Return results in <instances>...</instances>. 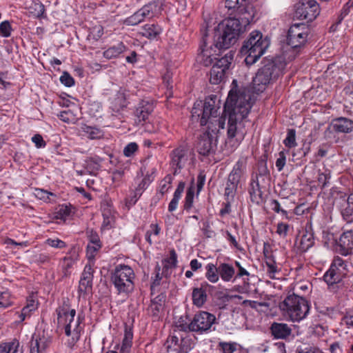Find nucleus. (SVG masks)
I'll use <instances>...</instances> for the list:
<instances>
[{
  "label": "nucleus",
  "instance_id": "obj_10",
  "mask_svg": "<svg viewBox=\"0 0 353 353\" xmlns=\"http://www.w3.org/2000/svg\"><path fill=\"white\" fill-rule=\"evenodd\" d=\"M225 7L236 12L245 25L254 21L255 10L250 0H226Z\"/></svg>",
  "mask_w": 353,
  "mask_h": 353
},
{
  "label": "nucleus",
  "instance_id": "obj_42",
  "mask_svg": "<svg viewBox=\"0 0 353 353\" xmlns=\"http://www.w3.org/2000/svg\"><path fill=\"white\" fill-rule=\"evenodd\" d=\"M194 196V188L193 185H191L188 189L187 190L185 198V203H184V210L186 211L190 210L193 204V200Z\"/></svg>",
  "mask_w": 353,
  "mask_h": 353
},
{
  "label": "nucleus",
  "instance_id": "obj_28",
  "mask_svg": "<svg viewBox=\"0 0 353 353\" xmlns=\"http://www.w3.org/2000/svg\"><path fill=\"white\" fill-rule=\"evenodd\" d=\"M239 182L228 176L223 194L225 200H234Z\"/></svg>",
  "mask_w": 353,
  "mask_h": 353
},
{
  "label": "nucleus",
  "instance_id": "obj_32",
  "mask_svg": "<svg viewBox=\"0 0 353 353\" xmlns=\"http://www.w3.org/2000/svg\"><path fill=\"white\" fill-rule=\"evenodd\" d=\"M314 243V234L312 232L311 228L310 230L305 229V231L302 234L300 241L301 249L305 252L309 250Z\"/></svg>",
  "mask_w": 353,
  "mask_h": 353
},
{
  "label": "nucleus",
  "instance_id": "obj_21",
  "mask_svg": "<svg viewBox=\"0 0 353 353\" xmlns=\"http://www.w3.org/2000/svg\"><path fill=\"white\" fill-rule=\"evenodd\" d=\"M163 3L160 0H156L149 2L143 6L141 10L145 19H152L158 17L161 14L163 10Z\"/></svg>",
  "mask_w": 353,
  "mask_h": 353
},
{
  "label": "nucleus",
  "instance_id": "obj_26",
  "mask_svg": "<svg viewBox=\"0 0 353 353\" xmlns=\"http://www.w3.org/2000/svg\"><path fill=\"white\" fill-rule=\"evenodd\" d=\"M68 254L70 256H65L61 263L63 273L65 276L68 275V270L72 268L74 261L77 259L78 251L76 247L73 246L71 248Z\"/></svg>",
  "mask_w": 353,
  "mask_h": 353
},
{
  "label": "nucleus",
  "instance_id": "obj_58",
  "mask_svg": "<svg viewBox=\"0 0 353 353\" xmlns=\"http://www.w3.org/2000/svg\"><path fill=\"white\" fill-rule=\"evenodd\" d=\"M60 81L67 87H71L74 84V80L67 72H64L60 77Z\"/></svg>",
  "mask_w": 353,
  "mask_h": 353
},
{
  "label": "nucleus",
  "instance_id": "obj_41",
  "mask_svg": "<svg viewBox=\"0 0 353 353\" xmlns=\"http://www.w3.org/2000/svg\"><path fill=\"white\" fill-rule=\"evenodd\" d=\"M145 19L141 9L134 12L132 15L125 20V23L128 26H136Z\"/></svg>",
  "mask_w": 353,
  "mask_h": 353
},
{
  "label": "nucleus",
  "instance_id": "obj_37",
  "mask_svg": "<svg viewBox=\"0 0 353 353\" xmlns=\"http://www.w3.org/2000/svg\"><path fill=\"white\" fill-rule=\"evenodd\" d=\"M339 246L347 250H353V232L352 230L343 233L339 239Z\"/></svg>",
  "mask_w": 353,
  "mask_h": 353
},
{
  "label": "nucleus",
  "instance_id": "obj_39",
  "mask_svg": "<svg viewBox=\"0 0 353 353\" xmlns=\"http://www.w3.org/2000/svg\"><path fill=\"white\" fill-rule=\"evenodd\" d=\"M156 172L155 168H152V172L150 174H146L144 178L142 179L141 182L138 185V187L136 189V194H141V192L146 189L149 184L154 180V176H153Z\"/></svg>",
  "mask_w": 353,
  "mask_h": 353
},
{
  "label": "nucleus",
  "instance_id": "obj_12",
  "mask_svg": "<svg viewBox=\"0 0 353 353\" xmlns=\"http://www.w3.org/2000/svg\"><path fill=\"white\" fill-rule=\"evenodd\" d=\"M308 36V28L303 23L292 25L288 32L287 43L292 48H299L305 45Z\"/></svg>",
  "mask_w": 353,
  "mask_h": 353
},
{
  "label": "nucleus",
  "instance_id": "obj_64",
  "mask_svg": "<svg viewBox=\"0 0 353 353\" xmlns=\"http://www.w3.org/2000/svg\"><path fill=\"white\" fill-rule=\"evenodd\" d=\"M353 214V207L347 201L345 207L341 210V214L344 219L347 220Z\"/></svg>",
  "mask_w": 353,
  "mask_h": 353
},
{
  "label": "nucleus",
  "instance_id": "obj_8",
  "mask_svg": "<svg viewBox=\"0 0 353 353\" xmlns=\"http://www.w3.org/2000/svg\"><path fill=\"white\" fill-rule=\"evenodd\" d=\"M135 274L131 267L124 264L117 265L110 273V280L119 294H128L133 291Z\"/></svg>",
  "mask_w": 353,
  "mask_h": 353
},
{
  "label": "nucleus",
  "instance_id": "obj_36",
  "mask_svg": "<svg viewBox=\"0 0 353 353\" xmlns=\"http://www.w3.org/2000/svg\"><path fill=\"white\" fill-rule=\"evenodd\" d=\"M207 294L205 290L203 288H194L192 291V301L193 303L198 306H202L206 301Z\"/></svg>",
  "mask_w": 353,
  "mask_h": 353
},
{
  "label": "nucleus",
  "instance_id": "obj_14",
  "mask_svg": "<svg viewBox=\"0 0 353 353\" xmlns=\"http://www.w3.org/2000/svg\"><path fill=\"white\" fill-rule=\"evenodd\" d=\"M217 136L211 130H208L201 135L196 145V150L199 154L204 157L215 152L216 148Z\"/></svg>",
  "mask_w": 353,
  "mask_h": 353
},
{
  "label": "nucleus",
  "instance_id": "obj_2",
  "mask_svg": "<svg viewBox=\"0 0 353 353\" xmlns=\"http://www.w3.org/2000/svg\"><path fill=\"white\" fill-rule=\"evenodd\" d=\"M221 50L225 49L216 48L214 43L209 46L207 34H203L196 60L198 63L205 67L212 65L210 71V82L214 85L219 84L225 78L235 54V51L230 50L221 56Z\"/></svg>",
  "mask_w": 353,
  "mask_h": 353
},
{
  "label": "nucleus",
  "instance_id": "obj_19",
  "mask_svg": "<svg viewBox=\"0 0 353 353\" xmlns=\"http://www.w3.org/2000/svg\"><path fill=\"white\" fill-rule=\"evenodd\" d=\"M266 185L260 183L259 180L254 179V175L252 176V179L248 188V192L250 194V201L255 204L261 205L265 201L263 196V192L261 189L265 188Z\"/></svg>",
  "mask_w": 353,
  "mask_h": 353
},
{
  "label": "nucleus",
  "instance_id": "obj_44",
  "mask_svg": "<svg viewBox=\"0 0 353 353\" xmlns=\"http://www.w3.org/2000/svg\"><path fill=\"white\" fill-rule=\"evenodd\" d=\"M332 265L333 267H336L337 268H340V270H342V272H345L346 273L348 272V262L347 261L343 260L341 257L336 256L334 258L332 263Z\"/></svg>",
  "mask_w": 353,
  "mask_h": 353
},
{
  "label": "nucleus",
  "instance_id": "obj_16",
  "mask_svg": "<svg viewBox=\"0 0 353 353\" xmlns=\"http://www.w3.org/2000/svg\"><path fill=\"white\" fill-rule=\"evenodd\" d=\"M154 110L153 102L143 99L136 105L134 115L135 117V122L138 124L143 125L149 121V117Z\"/></svg>",
  "mask_w": 353,
  "mask_h": 353
},
{
  "label": "nucleus",
  "instance_id": "obj_4",
  "mask_svg": "<svg viewBox=\"0 0 353 353\" xmlns=\"http://www.w3.org/2000/svg\"><path fill=\"white\" fill-rule=\"evenodd\" d=\"M246 25L239 19L229 18L219 23L215 29L214 45L216 48H230L234 45L239 35L244 31Z\"/></svg>",
  "mask_w": 353,
  "mask_h": 353
},
{
  "label": "nucleus",
  "instance_id": "obj_51",
  "mask_svg": "<svg viewBox=\"0 0 353 353\" xmlns=\"http://www.w3.org/2000/svg\"><path fill=\"white\" fill-rule=\"evenodd\" d=\"M265 266L266 272L269 277L273 279H276V274H278L281 270V269L278 268L276 263L274 262Z\"/></svg>",
  "mask_w": 353,
  "mask_h": 353
},
{
  "label": "nucleus",
  "instance_id": "obj_29",
  "mask_svg": "<svg viewBox=\"0 0 353 353\" xmlns=\"http://www.w3.org/2000/svg\"><path fill=\"white\" fill-rule=\"evenodd\" d=\"M83 135L85 136L89 139H100L104 136V132L95 126L88 125L83 124L81 127Z\"/></svg>",
  "mask_w": 353,
  "mask_h": 353
},
{
  "label": "nucleus",
  "instance_id": "obj_57",
  "mask_svg": "<svg viewBox=\"0 0 353 353\" xmlns=\"http://www.w3.org/2000/svg\"><path fill=\"white\" fill-rule=\"evenodd\" d=\"M172 178L170 175H167L161 183L160 192L163 195L166 193L171 187Z\"/></svg>",
  "mask_w": 353,
  "mask_h": 353
},
{
  "label": "nucleus",
  "instance_id": "obj_47",
  "mask_svg": "<svg viewBox=\"0 0 353 353\" xmlns=\"http://www.w3.org/2000/svg\"><path fill=\"white\" fill-rule=\"evenodd\" d=\"M101 247L102 244L88 243L86 248V253L88 259H93Z\"/></svg>",
  "mask_w": 353,
  "mask_h": 353
},
{
  "label": "nucleus",
  "instance_id": "obj_27",
  "mask_svg": "<svg viewBox=\"0 0 353 353\" xmlns=\"http://www.w3.org/2000/svg\"><path fill=\"white\" fill-rule=\"evenodd\" d=\"M247 160L244 157H241L233 167V169L228 175V177L240 181L246 168Z\"/></svg>",
  "mask_w": 353,
  "mask_h": 353
},
{
  "label": "nucleus",
  "instance_id": "obj_23",
  "mask_svg": "<svg viewBox=\"0 0 353 353\" xmlns=\"http://www.w3.org/2000/svg\"><path fill=\"white\" fill-rule=\"evenodd\" d=\"M346 272H342L340 268L330 265L329 270L325 273L323 279L328 285L340 283L347 276Z\"/></svg>",
  "mask_w": 353,
  "mask_h": 353
},
{
  "label": "nucleus",
  "instance_id": "obj_50",
  "mask_svg": "<svg viewBox=\"0 0 353 353\" xmlns=\"http://www.w3.org/2000/svg\"><path fill=\"white\" fill-rule=\"evenodd\" d=\"M71 210L67 205H61L55 213L57 219L65 220V219L70 214Z\"/></svg>",
  "mask_w": 353,
  "mask_h": 353
},
{
  "label": "nucleus",
  "instance_id": "obj_34",
  "mask_svg": "<svg viewBox=\"0 0 353 353\" xmlns=\"http://www.w3.org/2000/svg\"><path fill=\"white\" fill-rule=\"evenodd\" d=\"M125 48V45L122 42H120L105 50L103 52V57L108 59L116 58L123 52Z\"/></svg>",
  "mask_w": 353,
  "mask_h": 353
},
{
  "label": "nucleus",
  "instance_id": "obj_30",
  "mask_svg": "<svg viewBox=\"0 0 353 353\" xmlns=\"http://www.w3.org/2000/svg\"><path fill=\"white\" fill-rule=\"evenodd\" d=\"M19 347V341L16 339L8 342H1L0 343V353H23Z\"/></svg>",
  "mask_w": 353,
  "mask_h": 353
},
{
  "label": "nucleus",
  "instance_id": "obj_45",
  "mask_svg": "<svg viewBox=\"0 0 353 353\" xmlns=\"http://www.w3.org/2000/svg\"><path fill=\"white\" fill-rule=\"evenodd\" d=\"M12 305L11 296L8 292H0V308H7Z\"/></svg>",
  "mask_w": 353,
  "mask_h": 353
},
{
  "label": "nucleus",
  "instance_id": "obj_38",
  "mask_svg": "<svg viewBox=\"0 0 353 353\" xmlns=\"http://www.w3.org/2000/svg\"><path fill=\"white\" fill-rule=\"evenodd\" d=\"M174 330L179 331L180 333L185 334L189 336L188 332H192V327H190V322H186V318L183 316L180 317L179 320L175 323V328Z\"/></svg>",
  "mask_w": 353,
  "mask_h": 353
},
{
  "label": "nucleus",
  "instance_id": "obj_62",
  "mask_svg": "<svg viewBox=\"0 0 353 353\" xmlns=\"http://www.w3.org/2000/svg\"><path fill=\"white\" fill-rule=\"evenodd\" d=\"M289 230V225L283 222L279 223L276 228V233L283 237H285L288 235Z\"/></svg>",
  "mask_w": 353,
  "mask_h": 353
},
{
  "label": "nucleus",
  "instance_id": "obj_53",
  "mask_svg": "<svg viewBox=\"0 0 353 353\" xmlns=\"http://www.w3.org/2000/svg\"><path fill=\"white\" fill-rule=\"evenodd\" d=\"M270 207L274 212L276 213H281L286 219H289L288 212L285 210H283L281 208L280 203L277 200H272L270 202Z\"/></svg>",
  "mask_w": 353,
  "mask_h": 353
},
{
  "label": "nucleus",
  "instance_id": "obj_5",
  "mask_svg": "<svg viewBox=\"0 0 353 353\" xmlns=\"http://www.w3.org/2000/svg\"><path fill=\"white\" fill-rule=\"evenodd\" d=\"M57 323L59 328L63 329L65 334L70 336L66 345L72 348L80 339L81 319L79 316L75 319L76 310L68 305H63L57 309Z\"/></svg>",
  "mask_w": 353,
  "mask_h": 353
},
{
  "label": "nucleus",
  "instance_id": "obj_15",
  "mask_svg": "<svg viewBox=\"0 0 353 353\" xmlns=\"http://www.w3.org/2000/svg\"><path fill=\"white\" fill-rule=\"evenodd\" d=\"M170 157V165L174 170L173 174L176 175L188 161L189 150L185 145H180L172 151Z\"/></svg>",
  "mask_w": 353,
  "mask_h": 353
},
{
  "label": "nucleus",
  "instance_id": "obj_61",
  "mask_svg": "<svg viewBox=\"0 0 353 353\" xmlns=\"http://www.w3.org/2000/svg\"><path fill=\"white\" fill-rule=\"evenodd\" d=\"M279 158L276 161V167L277 168V170L280 172L283 169L285 165L286 157L285 154L283 151H281L279 153Z\"/></svg>",
  "mask_w": 353,
  "mask_h": 353
},
{
  "label": "nucleus",
  "instance_id": "obj_33",
  "mask_svg": "<svg viewBox=\"0 0 353 353\" xmlns=\"http://www.w3.org/2000/svg\"><path fill=\"white\" fill-rule=\"evenodd\" d=\"M161 32V28L157 24H145L142 27V35L150 39L156 38Z\"/></svg>",
  "mask_w": 353,
  "mask_h": 353
},
{
  "label": "nucleus",
  "instance_id": "obj_13",
  "mask_svg": "<svg viewBox=\"0 0 353 353\" xmlns=\"http://www.w3.org/2000/svg\"><path fill=\"white\" fill-rule=\"evenodd\" d=\"M216 322L214 314L208 312L201 311L194 314L190 321L192 332L203 334L210 330L212 326Z\"/></svg>",
  "mask_w": 353,
  "mask_h": 353
},
{
  "label": "nucleus",
  "instance_id": "obj_40",
  "mask_svg": "<svg viewBox=\"0 0 353 353\" xmlns=\"http://www.w3.org/2000/svg\"><path fill=\"white\" fill-rule=\"evenodd\" d=\"M45 7L40 1L34 2L29 7V12L35 18H41L43 17Z\"/></svg>",
  "mask_w": 353,
  "mask_h": 353
},
{
  "label": "nucleus",
  "instance_id": "obj_43",
  "mask_svg": "<svg viewBox=\"0 0 353 353\" xmlns=\"http://www.w3.org/2000/svg\"><path fill=\"white\" fill-rule=\"evenodd\" d=\"M283 143L289 148H294L296 145V130L294 129H289L288 130L287 137L283 141Z\"/></svg>",
  "mask_w": 353,
  "mask_h": 353
},
{
  "label": "nucleus",
  "instance_id": "obj_59",
  "mask_svg": "<svg viewBox=\"0 0 353 353\" xmlns=\"http://www.w3.org/2000/svg\"><path fill=\"white\" fill-rule=\"evenodd\" d=\"M219 346L223 353H233L236 350L235 344L232 343L220 342Z\"/></svg>",
  "mask_w": 353,
  "mask_h": 353
},
{
  "label": "nucleus",
  "instance_id": "obj_49",
  "mask_svg": "<svg viewBox=\"0 0 353 353\" xmlns=\"http://www.w3.org/2000/svg\"><path fill=\"white\" fill-rule=\"evenodd\" d=\"M34 194L37 198L44 201H50V196H54L53 193L40 188H36Z\"/></svg>",
  "mask_w": 353,
  "mask_h": 353
},
{
  "label": "nucleus",
  "instance_id": "obj_56",
  "mask_svg": "<svg viewBox=\"0 0 353 353\" xmlns=\"http://www.w3.org/2000/svg\"><path fill=\"white\" fill-rule=\"evenodd\" d=\"M58 117L65 123H72L74 119V114L70 110H63L57 115Z\"/></svg>",
  "mask_w": 353,
  "mask_h": 353
},
{
  "label": "nucleus",
  "instance_id": "obj_7",
  "mask_svg": "<svg viewBox=\"0 0 353 353\" xmlns=\"http://www.w3.org/2000/svg\"><path fill=\"white\" fill-rule=\"evenodd\" d=\"M280 309L293 322L304 319L310 312L309 302L303 297L294 294L288 295L279 304Z\"/></svg>",
  "mask_w": 353,
  "mask_h": 353
},
{
  "label": "nucleus",
  "instance_id": "obj_55",
  "mask_svg": "<svg viewBox=\"0 0 353 353\" xmlns=\"http://www.w3.org/2000/svg\"><path fill=\"white\" fill-rule=\"evenodd\" d=\"M46 243L54 248L62 249L66 247V243L59 239H48Z\"/></svg>",
  "mask_w": 353,
  "mask_h": 353
},
{
  "label": "nucleus",
  "instance_id": "obj_46",
  "mask_svg": "<svg viewBox=\"0 0 353 353\" xmlns=\"http://www.w3.org/2000/svg\"><path fill=\"white\" fill-rule=\"evenodd\" d=\"M139 145L135 142H131L127 144L123 148V154L127 157H132L137 152Z\"/></svg>",
  "mask_w": 353,
  "mask_h": 353
},
{
  "label": "nucleus",
  "instance_id": "obj_48",
  "mask_svg": "<svg viewBox=\"0 0 353 353\" xmlns=\"http://www.w3.org/2000/svg\"><path fill=\"white\" fill-rule=\"evenodd\" d=\"M86 236L89 241V243L91 244H102L98 233L92 229L88 228L86 230Z\"/></svg>",
  "mask_w": 353,
  "mask_h": 353
},
{
  "label": "nucleus",
  "instance_id": "obj_24",
  "mask_svg": "<svg viewBox=\"0 0 353 353\" xmlns=\"http://www.w3.org/2000/svg\"><path fill=\"white\" fill-rule=\"evenodd\" d=\"M220 278L225 282L234 281L235 269L232 265L226 263H220L218 265Z\"/></svg>",
  "mask_w": 353,
  "mask_h": 353
},
{
  "label": "nucleus",
  "instance_id": "obj_31",
  "mask_svg": "<svg viewBox=\"0 0 353 353\" xmlns=\"http://www.w3.org/2000/svg\"><path fill=\"white\" fill-rule=\"evenodd\" d=\"M133 339V332L131 327L125 325L124 330V337L121 347V353H129L132 346Z\"/></svg>",
  "mask_w": 353,
  "mask_h": 353
},
{
  "label": "nucleus",
  "instance_id": "obj_52",
  "mask_svg": "<svg viewBox=\"0 0 353 353\" xmlns=\"http://www.w3.org/2000/svg\"><path fill=\"white\" fill-rule=\"evenodd\" d=\"M46 349L45 342L41 339L36 340L32 343L30 353H42Z\"/></svg>",
  "mask_w": 353,
  "mask_h": 353
},
{
  "label": "nucleus",
  "instance_id": "obj_3",
  "mask_svg": "<svg viewBox=\"0 0 353 353\" xmlns=\"http://www.w3.org/2000/svg\"><path fill=\"white\" fill-rule=\"evenodd\" d=\"M218 108L215 106V101L210 99H206L205 101H198L194 104L192 109L191 114L193 121L199 122L201 125H205L208 124V130H211L214 134H217L221 129H223L225 126V117H229L228 111L223 110L224 117H218L217 115ZM229 129V123H228V130ZM236 137L237 141L243 139H240L237 134L233 137Z\"/></svg>",
  "mask_w": 353,
  "mask_h": 353
},
{
  "label": "nucleus",
  "instance_id": "obj_22",
  "mask_svg": "<svg viewBox=\"0 0 353 353\" xmlns=\"http://www.w3.org/2000/svg\"><path fill=\"white\" fill-rule=\"evenodd\" d=\"M93 269L91 265H85L79 281V290L87 293L92 290Z\"/></svg>",
  "mask_w": 353,
  "mask_h": 353
},
{
  "label": "nucleus",
  "instance_id": "obj_35",
  "mask_svg": "<svg viewBox=\"0 0 353 353\" xmlns=\"http://www.w3.org/2000/svg\"><path fill=\"white\" fill-rule=\"evenodd\" d=\"M205 277L210 282L215 283L219 281L220 276L218 266L210 263L205 266Z\"/></svg>",
  "mask_w": 353,
  "mask_h": 353
},
{
  "label": "nucleus",
  "instance_id": "obj_11",
  "mask_svg": "<svg viewBox=\"0 0 353 353\" xmlns=\"http://www.w3.org/2000/svg\"><path fill=\"white\" fill-rule=\"evenodd\" d=\"M319 13V6L315 0H301L295 5V17L299 19L312 21Z\"/></svg>",
  "mask_w": 353,
  "mask_h": 353
},
{
  "label": "nucleus",
  "instance_id": "obj_63",
  "mask_svg": "<svg viewBox=\"0 0 353 353\" xmlns=\"http://www.w3.org/2000/svg\"><path fill=\"white\" fill-rule=\"evenodd\" d=\"M103 34V28L101 26H96L92 28L91 35L95 40H99Z\"/></svg>",
  "mask_w": 353,
  "mask_h": 353
},
{
  "label": "nucleus",
  "instance_id": "obj_1",
  "mask_svg": "<svg viewBox=\"0 0 353 353\" xmlns=\"http://www.w3.org/2000/svg\"><path fill=\"white\" fill-rule=\"evenodd\" d=\"M285 65L280 58L265 59L252 79V92L249 88H243L238 92L230 91L225 103V110L229 113L230 137L237 134L240 139L244 138L246 132L243 130V121L255 101L254 93L263 92L268 85L275 82Z\"/></svg>",
  "mask_w": 353,
  "mask_h": 353
},
{
  "label": "nucleus",
  "instance_id": "obj_60",
  "mask_svg": "<svg viewBox=\"0 0 353 353\" xmlns=\"http://www.w3.org/2000/svg\"><path fill=\"white\" fill-rule=\"evenodd\" d=\"M331 178L330 172H321L318 176V182L321 184L322 188H324Z\"/></svg>",
  "mask_w": 353,
  "mask_h": 353
},
{
  "label": "nucleus",
  "instance_id": "obj_9",
  "mask_svg": "<svg viewBox=\"0 0 353 353\" xmlns=\"http://www.w3.org/2000/svg\"><path fill=\"white\" fill-rule=\"evenodd\" d=\"M192 347V340L190 336L173 330L162 347L163 353H188Z\"/></svg>",
  "mask_w": 353,
  "mask_h": 353
},
{
  "label": "nucleus",
  "instance_id": "obj_54",
  "mask_svg": "<svg viewBox=\"0 0 353 353\" xmlns=\"http://www.w3.org/2000/svg\"><path fill=\"white\" fill-rule=\"evenodd\" d=\"M12 27L9 21H5L0 23V35L9 37L11 34Z\"/></svg>",
  "mask_w": 353,
  "mask_h": 353
},
{
  "label": "nucleus",
  "instance_id": "obj_17",
  "mask_svg": "<svg viewBox=\"0 0 353 353\" xmlns=\"http://www.w3.org/2000/svg\"><path fill=\"white\" fill-rule=\"evenodd\" d=\"M166 294L161 293L151 299L150 304L147 308L148 314L158 320L163 314Z\"/></svg>",
  "mask_w": 353,
  "mask_h": 353
},
{
  "label": "nucleus",
  "instance_id": "obj_20",
  "mask_svg": "<svg viewBox=\"0 0 353 353\" xmlns=\"http://www.w3.org/2000/svg\"><path fill=\"white\" fill-rule=\"evenodd\" d=\"M337 133H350L353 131V121L346 117H338L333 119L327 128Z\"/></svg>",
  "mask_w": 353,
  "mask_h": 353
},
{
  "label": "nucleus",
  "instance_id": "obj_6",
  "mask_svg": "<svg viewBox=\"0 0 353 353\" xmlns=\"http://www.w3.org/2000/svg\"><path fill=\"white\" fill-rule=\"evenodd\" d=\"M269 45L270 40L263 37L261 32H252L241 48V53L246 55V65L254 64L264 54Z\"/></svg>",
  "mask_w": 353,
  "mask_h": 353
},
{
  "label": "nucleus",
  "instance_id": "obj_18",
  "mask_svg": "<svg viewBox=\"0 0 353 353\" xmlns=\"http://www.w3.org/2000/svg\"><path fill=\"white\" fill-rule=\"evenodd\" d=\"M270 332L274 339L288 341L293 336L291 325L285 323L273 322L270 325Z\"/></svg>",
  "mask_w": 353,
  "mask_h": 353
},
{
  "label": "nucleus",
  "instance_id": "obj_25",
  "mask_svg": "<svg viewBox=\"0 0 353 353\" xmlns=\"http://www.w3.org/2000/svg\"><path fill=\"white\" fill-rule=\"evenodd\" d=\"M254 179L259 180L260 183L269 185L270 182V174L267 167L266 162L261 161L258 163V169Z\"/></svg>",
  "mask_w": 353,
  "mask_h": 353
}]
</instances>
